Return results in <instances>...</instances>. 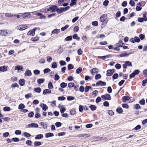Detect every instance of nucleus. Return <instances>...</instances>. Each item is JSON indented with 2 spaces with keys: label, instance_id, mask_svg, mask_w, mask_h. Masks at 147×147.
I'll use <instances>...</instances> for the list:
<instances>
[{
  "label": "nucleus",
  "instance_id": "f257e3e1",
  "mask_svg": "<svg viewBox=\"0 0 147 147\" xmlns=\"http://www.w3.org/2000/svg\"><path fill=\"white\" fill-rule=\"evenodd\" d=\"M107 15L105 14H103L102 16L100 18V21L102 22V24H101L102 26L104 25L105 26L107 22V20H106L107 19Z\"/></svg>",
  "mask_w": 147,
  "mask_h": 147
},
{
  "label": "nucleus",
  "instance_id": "f03ea898",
  "mask_svg": "<svg viewBox=\"0 0 147 147\" xmlns=\"http://www.w3.org/2000/svg\"><path fill=\"white\" fill-rule=\"evenodd\" d=\"M101 97L103 100H110L111 99V97L110 95L108 94L102 95Z\"/></svg>",
  "mask_w": 147,
  "mask_h": 147
},
{
  "label": "nucleus",
  "instance_id": "7ed1b4c3",
  "mask_svg": "<svg viewBox=\"0 0 147 147\" xmlns=\"http://www.w3.org/2000/svg\"><path fill=\"white\" fill-rule=\"evenodd\" d=\"M124 63L123 65V68L126 69L127 66L131 67L132 66L131 63L129 61L124 62Z\"/></svg>",
  "mask_w": 147,
  "mask_h": 147
},
{
  "label": "nucleus",
  "instance_id": "20e7f679",
  "mask_svg": "<svg viewBox=\"0 0 147 147\" xmlns=\"http://www.w3.org/2000/svg\"><path fill=\"white\" fill-rule=\"evenodd\" d=\"M57 6L56 5H52L49 7L47 9V10L48 11H51V12H53L55 11H56Z\"/></svg>",
  "mask_w": 147,
  "mask_h": 147
},
{
  "label": "nucleus",
  "instance_id": "39448f33",
  "mask_svg": "<svg viewBox=\"0 0 147 147\" xmlns=\"http://www.w3.org/2000/svg\"><path fill=\"white\" fill-rule=\"evenodd\" d=\"M90 73L92 75H94L95 74L99 72V70L97 68H93L90 70Z\"/></svg>",
  "mask_w": 147,
  "mask_h": 147
},
{
  "label": "nucleus",
  "instance_id": "423d86ee",
  "mask_svg": "<svg viewBox=\"0 0 147 147\" xmlns=\"http://www.w3.org/2000/svg\"><path fill=\"white\" fill-rule=\"evenodd\" d=\"M106 85V83L105 82H103L101 80H100L97 82L96 84V86H105Z\"/></svg>",
  "mask_w": 147,
  "mask_h": 147
},
{
  "label": "nucleus",
  "instance_id": "0eeeda50",
  "mask_svg": "<svg viewBox=\"0 0 147 147\" xmlns=\"http://www.w3.org/2000/svg\"><path fill=\"white\" fill-rule=\"evenodd\" d=\"M28 128H37L38 127V125L35 123H32L28 124Z\"/></svg>",
  "mask_w": 147,
  "mask_h": 147
},
{
  "label": "nucleus",
  "instance_id": "6e6552de",
  "mask_svg": "<svg viewBox=\"0 0 147 147\" xmlns=\"http://www.w3.org/2000/svg\"><path fill=\"white\" fill-rule=\"evenodd\" d=\"M27 28V26L25 25H20L17 27V29L20 30H24Z\"/></svg>",
  "mask_w": 147,
  "mask_h": 147
},
{
  "label": "nucleus",
  "instance_id": "1a4fd4ad",
  "mask_svg": "<svg viewBox=\"0 0 147 147\" xmlns=\"http://www.w3.org/2000/svg\"><path fill=\"white\" fill-rule=\"evenodd\" d=\"M22 17L24 19H25L26 18L30 16V14L29 12L24 13L22 14Z\"/></svg>",
  "mask_w": 147,
  "mask_h": 147
},
{
  "label": "nucleus",
  "instance_id": "9d476101",
  "mask_svg": "<svg viewBox=\"0 0 147 147\" xmlns=\"http://www.w3.org/2000/svg\"><path fill=\"white\" fill-rule=\"evenodd\" d=\"M132 53L131 52L129 53L125 52L124 53H122L120 54L119 56L120 57H125L126 56H128Z\"/></svg>",
  "mask_w": 147,
  "mask_h": 147
},
{
  "label": "nucleus",
  "instance_id": "9b49d317",
  "mask_svg": "<svg viewBox=\"0 0 147 147\" xmlns=\"http://www.w3.org/2000/svg\"><path fill=\"white\" fill-rule=\"evenodd\" d=\"M32 74L31 71L30 70L27 69L24 74V75L26 76H30Z\"/></svg>",
  "mask_w": 147,
  "mask_h": 147
},
{
  "label": "nucleus",
  "instance_id": "f8f14e48",
  "mask_svg": "<svg viewBox=\"0 0 147 147\" xmlns=\"http://www.w3.org/2000/svg\"><path fill=\"white\" fill-rule=\"evenodd\" d=\"M7 68L6 66L4 65L0 67V71H1L4 72L7 70Z\"/></svg>",
  "mask_w": 147,
  "mask_h": 147
},
{
  "label": "nucleus",
  "instance_id": "ddd939ff",
  "mask_svg": "<svg viewBox=\"0 0 147 147\" xmlns=\"http://www.w3.org/2000/svg\"><path fill=\"white\" fill-rule=\"evenodd\" d=\"M111 56V55H107L105 56H98V58L99 59H101L103 60H104L106 58H109Z\"/></svg>",
  "mask_w": 147,
  "mask_h": 147
},
{
  "label": "nucleus",
  "instance_id": "4468645a",
  "mask_svg": "<svg viewBox=\"0 0 147 147\" xmlns=\"http://www.w3.org/2000/svg\"><path fill=\"white\" fill-rule=\"evenodd\" d=\"M54 136V134L52 133H48L45 134V137L46 138H48L49 137H53Z\"/></svg>",
  "mask_w": 147,
  "mask_h": 147
},
{
  "label": "nucleus",
  "instance_id": "2eb2a0df",
  "mask_svg": "<svg viewBox=\"0 0 147 147\" xmlns=\"http://www.w3.org/2000/svg\"><path fill=\"white\" fill-rule=\"evenodd\" d=\"M130 99V97L128 96H125L122 98V101L123 102H125L127 100H128Z\"/></svg>",
  "mask_w": 147,
  "mask_h": 147
},
{
  "label": "nucleus",
  "instance_id": "dca6fc26",
  "mask_svg": "<svg viewBox=\"0 0 147 147\" xmlns=\"http://www.w3.org/2000/svg\"><path fill=\"white\" fill-rule=\"evenodd\" d=\"M43 138V136L42 134H38L36 135L35 137V139L39 140L42 138Z\"/></svg>",
  "mask_w": 147,
  "mask_h": 147
},
{
  "label": "nucleus",
  "instance_id": "f3484780",
  "mask_svg": "<svg viewBox=\"0 0 147 147\" xmlns=\"http://www.w3.org/2000/svg\"><path fill=\"white\" fill-rule=\"evenodd\" d=\"M19 84L21 86H23L25 84V80L24 79H21L19 81Z\"/></svg>",
  "mask_w": 147,
  "mask_h": 147
},
{
  "label": "nucleus",
  "instance_id": "a211bd4d",
  "mask_svg": "<svg viewBox=\"0 0 147 147\" xmlns=\"http://www.w3.org/2000/svg\"><path fill=\"white\" fill-rule=\"evenodd\" d=\"M122 42V40H120L119 42L116 43L117 46L119 47H122L125 45V43Z\"/></svg>",
  "mask_w": 147,
  "mask_h": 147
},
{
  "label": "nucleus",
  "instance_id": "6ab92c4d",
  "mask_svg": "<svg viewBox=\"0 0 147 147\" xmlns=\"http://www.w3.org/2000/svg\"><path fill=\"white\" fill-rule=\"evenodd\" d=\"M51 91L48 89H46L43 90V94L44 95H45L47 94H50L51 93Z\"/></svg>",
  "mask_w": 147,
  "mask_h": 147
},
{
  "label": "nucleus",
  "instance_id": "aec40b11",
  "mask_svg": "<svg viewBox=\"0 0 147 147\" xmlns=\"http://www.w3.org/2000/svg\"><path fill=\"white\" fill-rule=\"evenodd\" d=\"M77 0H71V3H70V5L71 6H73L76 4V1Z\"/></svg>",
  "mask_w": 147,
  "mask_h": 147
},
{
  "label": "nucleus",
  "instance_id": "412c9836",
  "mask_svg": "<svg viewBox=\"0 0 147 147\" xmlns=\"http://www.w3.org/2000/svg\"><path fill=\"white\" fill-rule=\"evenodd\" d=\"M38 28H35L33 29L30 30L31 33V35L32 36L34 35L35 34V31L37 30V29Z\"/></svg>",
  "mask_w": 147,
  "mask_h": 147
},
{
  "label": "nucleus",
  "instance_id": "4be33fe9",
  "mask_svg": "<svg viewBox=\"0 0 147 147\" xmlns=\"http://www.w3.org/2000/svg\"><path fill=\"white\" fill-rule=\"evenodd\" d=\"M73 39H76L78 40H79L80 38L78 36V35L76 34H74L73 35Z\"/></svg>",
  "mask_w": 147,
  "mask_h": 147
},
{
  "label": "nucleus",
  "instance_id": "5701e85b",
  "mask_svg": "<svg viewBox=\"0 0 147 147\" xmlns=\"http://www.w3.org/2000/svg\"><path fill=\"white\" fill-rule=\"evenodd\" d=\"M37 83L39 84H40L42 83H43L45 81L44 79L41 78L37 80Z\"/></svg>",
  "mask_w": 147,
  "mask_h": 147
},
{
  "label": "nucleus",
  "instance_id": "b1692460",
  "mask_svg": "<svg viewBox=\"0 0 147 147\" xmlns=\"http://www.w3.org/2000/svg\"><path fill=\"white\" fill-rule=\"evenodd\" d=\"M89 107L92 111H95L96 109V106L95 105H93L90 106Z\"/></svg>",
  "mask_w": 147,
  "mask_h": 147
},
{
  "label": "nucleus",
  "instance_id": "393cba45",
  "mask_svg": "<svg viewBox=\"0 0 147 147\" xmlns=\"http://www.w3.org/2000/svg\"><path fill=\"white\" fill-rule=\"evenodd\" d=\"M60 30L58 29H55L53 30L51 32L52 34H58Z\"/></svg>",
  "mask_w": 147,
  "mask_h": 147
},
{
  "label": "nucleus",
  "instance_id": "a878e982",
  "mask_svg": "<svg viewBox=\"0 0 147 147\" xmlns=\"http://www.w3.org/2000/svg\"><path fill=\"white\" fill-rule=\"evenodd\" d=\"M34 90L36 92L40 93L41 91V89L40 87H37L34 88Z\"/></svg>",
  "mask_w": 147,
  "mask_h": 147
},
{
  "label": "nucleus",
  "instance_id": "bb28decb",
  "mask_svg": "<svg viewBox=\"0 0 147 147\" xmlns=\"http://www.w3.org/2000/svg\"><path fill=\"white\" fill-rule=\"evenodd\" d=\"M117 112L119 114H121L123 112V110L121 107L117 108L116 110Z\"/></svg>",
  "mask_w": 147,
  "mask_h": 147
},
{
  "label": "nucleus",
  "instance_id": "cd10ccee",
  "mask_svg": "<svg viewBox=\"0 0 147 147\" xmlns=\"http://www.w3.org/2000/svg\"><path fill=\"white\" fill-rule=\"evenodd\" d=\"M72 37L71 36H68L65 39V41H69L72 40Z\"/></svg>",
  "mask_w": 147,
  "mask_h": 147
},
{
  "label": "nucleus",
  "instance_id": "c85d7f7f",
  "mask_svg": "<svg viewBox=\"0 0 147 147\" xmlns=\"http://www.w3.org/2000/svg\"><path fill=\"white\" fill-rule=\"evenodd\" d=\"M25 107L23 103L20 104L18 106V109H19L22 110Z\"/></svg>",
  "mask_w": 147,
  "mask_h": 147
},
{
  "label": "nucleus",
  "instance_id": "c756f323",
  "mask_svg": "<svg viewBox=\"0 0 147 147\" xmlns=\"http://www.w3.org/2000/svg\"><path fill=\"white\" fill-rule=\"evenodd\" d=\"M107 73L106 74V75L107 76H112L113 74L112 72L111 71V70L108 69L107 71Z\"/></svg>",
  "mask_w": 147,
  "mask_h": 147
},
{
  "label": "nucleus",
  "instance_id": "7c9ffc66",
  "mask_svg": "<svg viewBox=\"0 0 147 147\" xmlns=\"http://www.w3.org/2000/svg\"><path fill=\"white\" fill-rule=\"evenodd\" d=\"M56 11L58 14L61 13L63 12L61 7H60V8H59L57 7Z\"/></svg>",
  "mask_w": 147,
  "mask_h": 147
},
{
  "label": "nucleus",
  "instance_id": "2f4dec72",
  "mask_svg": "<svg viewBox=\"0 0 147 147\" xmlns=\"http://www.w3.org/2000/svg\"><path fill=\"white\" fill-rule=\"evenodd\" d=\"M53 88V85L51 82H49L48 84V88L50 89H51Z\"/></svg>",
  "mask_w": 147,
  "mask_h": 147
},
{
  "label": "nucleus",
  "instance_id": "473e14b6",
  "mask_svg": "<svg viewBox=\"0 0 147 147\" xmlns=\"http://www.w3.org/2000/svg\"><path fill=\"white\" fill-rule=\"evenodd\" d=\"M60 86L62 88H65L67 86V84L65 82H63L60 84Z\"/></svg>",
  "mask_w": 147,
  "mask_h": 147
},
{
  "label": "nucleus",
  "instance_id": "72a5a7b5",
  "mask_svg": "<svg viewBox=\"0 0 147 147\" xmlns=\"http://www.w3.org/2000/svg\"><path fill=\"white\" fill-rule=\"evenodd\" d=\"M41 144V142H40L36 141L34 143V145L35 147L40 146Z\"/></svg>",
  "mask_w": 147,
  "mask_h": 147
},
{
  "label": "nucleus",
  "instance_id": "f704fd0d",
  "mask_svg": "<svg viewBox=\"0 0 147 147\" xmlns=\"http://www.w3.org/2000/svg\"><path fill=\"white\" fill-rule=\"evenodd\" d=\"M141 108V107L139 104H136L134 105V109L138 110Z\"/></svg>",
  "mask_w": 147,
  "mask_h": 147
},
{
  "label": "nucleus",
  "instance_id": "c9c22d12",
  "mask_svg": "<svg viewBox=\"0 0 147 147\" xmlns=\"http://www.w3.org/2000/svg\"><path fill=\"white\" fill-rule=\"evenodd\" d=\"M23 67L21 66L18 65L15 67V69L18 70H22Z\"/></svg>",
  "mask_w": 147,
  "mask_h": 147
},
{
  "label": "nucleus",
  "instance_id": "e433bc0d",
  "mask_svg": "<svg viewBox=\"0 0 147 147\" xmlns=\"http://www.w3.org/2000/svg\"><path fill=\"white\" fill-rule=\"evenodd\" d=\"M40 125L43 127L44 129H46L47 128V124H45L43 122H41L40 123Z\"/></svg>",
  "mask_w": 147,
  "mask_h": 147
},
{
  "label": "nucleus",
  "instance_id": "4c0bfd02",
  "mask_svg": "<svg viewBox=\"0 0 147 147\" xmlns=\"http://www.w3.org/2000/svg\"><path fill=\"white\" fill-rule=\"evenodd\" d=\"M92 87L91 86H86L85 88V92H88L90 89H91Z\"/></svg>",
  "mask_w": 147,
  "mask_h": 147
},
{
  "label": "nucleus",
  "instance_id": "58836bf2",
  "mask_svg": "<svg viewBox=\"0 0 147 147\" xmlns=\"http://www.w3.org/2000/svg\"><path fill=\"white\" fill-rule=\"evenodd\" d=\"M48 109L47 106L45 104H43L42 105V109L45 111H46Z\"/></svg>",
  "mask_w": 147,
  "mask_h": 147
},
{
  "label": "nucleus",
  "instance_id": "ea45409f",
  "mask_svg": "<svg viewBox=\"0 0 147 147\" xmlns=\"http://www.w3.org/2000/svg\"><path fill=\"white\" fill-rule=\"evenodd\" d=\"M140 104L142 105H144L145 103V100L144 99H142L139 101Z\"/></svg>",
  "mask_w": 147,
  "mask_h": 147
},
{
  "label": "nucleus",
  "instance_id": "a19ab883",
  "mask_svg": "<svg viewBox=\"0 0 147 147\" xmlns=\"http://www.w3.org/2000/svg\"><path fill=\"white\" fill-rule=\"evenodd\" d=\"M60 78V77L59 75L57 73L56 74H55L54 77V80L55 81H57Z\"/></svg>",
  "mask_w": 147,
  "mask_h": 147
},
{
  "label": "nucleus",
  "instance_id": "79ce46f5",
  "mask_svg": "<svg viewBox=\"0 0 147 147\" xmlns=\"http://www.w3.org/2000/svg\"><path fill=\"white\" fill-rule=\"evenodd\" d=\"M101 77V76L100 74H97L95 75V80H97L98 79H100Z\"/></svg>",
  "mask_w": 147,
  "mask_h": 147
},
{
  "label": "nucleus",
  "instance_id": "37998d69",
  "mask_svg": "<svg viewBox=\"0 0 147 147\" xmlns=\"http://www.w3.org/2000/svg\"><path fill=\"white\" fill-rule=\"evenodd\" d=\"M69 25H66L64 27H62L61 28V31H63L65 30L69 27Z\"/></svg>",
  "mask_w": 147,
  "mask_h": 147
},
{
  "label": "nucleus",
  "instance_id": "c03bdc74",
  "mask_svg": "<svg viewBox=\"0 0 147 147\" xmlns=\"http://www.w3.org/2000/svg\"><path fill=\"white\" fill-rule=\"evenodd\" d=\"M61 8L63 12V11H65L69 9L70 8V7L68 6L65 7H61Z\"/></svg>",
  "mask_w": 147,
  "mask_h": 147
},
{
  "label": "nucleus",
  "instance_id": "a18cd8bd",
  "mask_svg": "<svg viewBox=\"0 0 147 147\" xmlns=\"http://www.w3.org/2000/svg\"><path fill=\"white\" fill-rule=\"evenodd\" d=\"M55 125L57 127H59L61 126L62 123L59 122H57L55 123Z\"/></svg>",
  "mask_w": 147,
  "mask_h": 147
},
{
  "label": "nucleus",
  "instance_id": "49530a36",
  "mask_svg": "<svg viewBox=\"0 0 147 147\" xmlns=\"http://www.w3.org/2000/svg\"><path fill=\"white\" fill-rule=\"evenodd\" d=\"M118 74L117 73H115L114 74L112 78L113 79V80H114V79H117L118 78Z\"/></svg>",
  "mask_w": 147,
  "mask_h": 147
},
{
  "label": "nucleus",
  "instance_id": "de8ad7c7",
  "mask_svg": "<svg viewBox=\"0 0 147 147\" xmlns=\"http://www.w3.org/2000/svg\"><path fill=\"white\" fill-rule=\"evenodd\" d=\"M68 69L69 70L73 69L74 68V66L71 64H69L67 66Z\"/></svg>",
  "mask_w": 147,
  "mask_h": 147
},
{
  "label": "nucleus",
  "instance_id": "09e8293b",
  "mask_svg": "<svg viewBox=\"0 0 147 147\" xmlns=\"http://www.w3.org/2000/svg\"><path fill=\"white\" fill-rule=\"evenodd\" d=\"M51 71V70L49 68H46L45 69L43 70V72L44 74H47L49 72H50Z\"/></svg>",
  "mask_w": 147,
  "mask_h": 147
},
{
  "label": "nucleus",
  "instance_id": "8fccbe9b",
  "mask_svg": "<svg viewBox=\"0 0 147 147\" xmlns=\"http://www.w3.org/2000/svg\"><path fill=\"white\" fill-rule=\"evenodd\" d=\"M23 135L26 137H29L31 136V134L27 132H24L23 133Z\"/></svg>",
  "mask_w": 147,
  "mask_h": 147
},
{
  "label": "nucleus",
  "instance_id": "3c124183",
  "mask_svg": "<svg viewBox=\"0 0 147 147\" xmlns=\"http://www.w3.org/2000/svg\"><path fill=\"white\" fill-rule=\"evenodd\" d=\"M3 110L4 111H9L11 110L10 107H5L3 108Z\"/></svg>",
  "mask_w": 147,
  "mask_h": 147
},
{
  "label": "nucleus",
  "instance_id": "603ef678",
  "mask_svg": "<svg viewBox=\"0 0 147 147\" xmlns=\"http://www.w3.org/2000/svg\"><path fill=\"white\" fill-rule=\"evenodd\" d=\"M134 41L137 42H139L140 41V38L137 36H135L134 37Z\"/></svg>",
  "mask_w": 147,
  "mask_h": 147
},
{
  "label": "nucleus",
  "instance_id": "864d4df0",
  "mask_svg": "<svg viewBox=\"0 0 147 147\" xmlns=\"http://www.w3.org/2000/svg\"><path fill=\"white\" fill-rule=\"evenodd\" d=\"M75 98L72 96H68L67 97V100H68L70 101L75 99Z\"/></svg>",
  "mask_w": 147,
  "mask_h": 147
},
{
  "label": "nucleus",
  "instance_id": "5fc2aeb1",
  "mask_svg": "<svg viewBox=\"0 0 147 147\" xmlns=\"http://www.w3.org/2000/svg\"><path fill=\"white\" fill-rule=\"evenodd\" d=\"M82 68L81 67H79L76 70V72L77 74H79L82 71Z\"/></svg>",
  "mask_w": 147,
  "mask_h": 147
},
{
  "label": "nucleus",
  "instance_id": "6e6d98bb",
  "mask_svg": "<svg viewBox=\"0 0 147 147\" xmlns=\"http://www.w3.org/2000/svg\"><path fill=\"white\" fill-rule=\"evenodd\" d=\"M115 67L117 69H119L121 67V65L119 63H117L115 65Z\"/></svg>",
  "mask_w": 147,
  "mask_h": 147
},
{
  "label": "nucleus",
  "instance_id": "4d7b16f0",
  "mask_svg": "<svg viewBox=\"0 0 147 147\" xmlns=\"http://www.w3.org/2000/svg\"><path fill=\"white\" fill-rule=\"evenodd\" d=\"M104 106L107 107L109 106V102L107 101H105L103 103Z\"/></svg>",
  "mask_w": 147,
  "mask_h": 147
},
{
  "label": "nucleus",
  "instance_id": "13d9d810",
  "mask_svg": "<svg viewBox=\"0 0 147 147\" xmlns=\"http://www.w3.org/2000/svg\"><path fill=\"white\" fill-rule=\"evenodd\" d=\"M39 40V37H36L34 38H32L31 40L32 41L35 42L38 41Z\"/></svg>",
  "mask_w": 147,
  "mask_h": 147
},
{
  "label": "nucleus",
  "instance_id": "bf43d9fd",
  "mask_svg": "<svg viewBox=\"0 0 147 147\" xmlns=\"http://www.w3.org/2000/svg\"><path fill=\"white\" fill-rule=\"evenodd\" d=\"M60 65L61 66H64L66 64V62L64 61L61 60L59 62Z\"/></svg>",
  "mask_w": 147,
  "mask_h": 147
},
{
  "label": "nucleus",
  "instance_id": "052dcab7",
  "mask_svg": "<svg viewBox=\"0 0 147 147\" xmlns=\"http://www.w3.org/2000/svg\"><path fill=\"white\" fill-rule=\"evenodd\" d=\"M65 99V97L64 96H59L58 97V99L59 100H64Z\"/></svg>",
  "mask_w": 147,
  "mask_h": 147
},
{
  "label": "nucleus",
  "instance_id": "680f3d73",
  "mask_svg": "<svg viewBox=\"0 0 147 147\" xmlns=\"http://www.w3.org/2000/svg\"><path fill=\"white\" fill-rule=\"evenodd\" d=\"M77 53L78 55H81L83 53V51H82L81 48L79 49L77 51Z\"/></svg>",
  "mask_w": 147,
  "mask_h": 147
},
{
  "label": "nucleus",
  "instance_id": "e2e57ef3",
  "mask_svg": "<svg viewBox=\"0 0 147 147\" xmlns=\"http://www.w3.org/2000/svg\"><path fill=\"white\" fill-rule=\"evenodd\" d=\"M52 67L53 68H55L57 67V64L55 62H53L52 65Z\"/></svg>",
  "mask_w": 147,
  "mask_h": 147
},
{
  "label": "nucleus",
  "instance_id": "0e129e2a",
  "mask_svg": "<svg viewBox=\"0 0 147 147\" xmlns=\"http://www.w3.org/2000/svg\"><path fill=\"white\" fill-rule=\"evenodd\" d=\"M92 25L94 26H97L98 25V23L97 21H94L92 22Z\"/></svg>",
  "mask_w": 147,
  "mask_h": 147
},
{
  "label": "nucleus",
  "instance_id": "69168bd1",
  "mask_svg": "<svg viewBox=\"0 0 147 147\" xmlns=\"http://www.w3.org/2000/svg\"><path fill=\"white\" fill-rule=\"evenodd\" d=\"M101 98L100 96H98L96 100V102L97 103H98L101 101Z\"/></svg>",
  "mask_w": 147,
  "mask_h": 147
},
{
  "label": "nucleus",
  "instance_id": "338daca9",
  "mask_svg": "<svg viewBox=\"0 0 147 147\" xmlns=\"http://www.w3.org/2000/svg\"><path fill=\"white\" fill-rule=\"evenodd\" d=\"M109 1L107 0H105L103 3V5L105 6H106L108 5L109 3Z\"/></svg>",
  "mask_w": 147,
  "mask_h": 147
},
{
  "label": "nucleus",
  "instance_id": "774afa93",
  "mask_svg": "<svg viewBox=\"0 0 147 147\" xmlns=\"http://www.w3.org/2000/svg\"><path fill=\"white\" fill-rule=\"evenodd\" d=\"M146 83H147V78L145 80L142 81V86H144L146 85Z\"/></svg>",
  "mask_w": 147,
  "mask_h": 147
}]
</instances>
